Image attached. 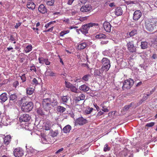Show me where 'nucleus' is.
Masks as SVG:
<instances>
[{"label": "nucleus", "mask_w": 157, "mask_h": 157, "mask_svg": "<svg viewBox=\"0 0 157 157\" xmlns=\"http://www.w3.org/2000/svg\"><path fill=\"white\" fill-rule=\"evenodd\" d=\"M134 83L133 80L130 78L125 80L123 82L122 89L123 90L130 89L133 85Z\"/></svg>", "instance_id": "5"}, {"label": "nucleus", "mask_w": 157, "mask_h": 157, "mask_svg": "<svg viewBox=\"0 0 157 157\" xmlns=\"http://www.w3.org/2000/svg\"><path fill=\"white\" fill-rule=\"evenodd\" d=\"M51 132V136L53 137L56 136L58 134V131L57 130L53 131L52 130L49 131Z\"/></svg>", "instance_id": "36"}, {"label": "nucleus", "mask_w": 157, "mask_h": 157, "mask_svg": "<svg viewBox=\"0 0 157 157\" xmlns=\"http://www.w3.org/2000/svg\"><path fill=\"white\" fill-rule=\"evenodd\" d=\"M71 129V126L70 125L68 124L63 128L62 131L63 133H67L69 132Z\"/></svg>", "instance_id": "22"}, {"label": "nucleus", "mask_w": 157, "mask_h": 157, "mask_svg": "<svg viewBox=\"0 0 157 157\" xmlns=\"http://www.w3.org/2000/svg\"><path fill=\"white\" fill-rule=\"evenodd\" d=\"M87 18V17H81L79 18V20L81 21H84L86 20Z\"/></svg>", "instance_id": "55"}, {"label": "nucleus", "mask_w": 157, "mask_h": 157, "mask_svg": "<svg viewBox=\"0 0 157 157\" xmlns=\"http://www.w3.org/2000/svg\"><path fill=\"white\" fill-rule=\"evenodd\" d=\"M17 96L16 94H11L9 96L10 100L14 102L16 101L17 100Z\"/></svg>", "instance_id": "24"}, {"label": "nucleus", "mask_w": 157, "mask_h": 157, "mask_svg": "<svg viewBox=\"0 0 157 157\" xmlns=\"http://www.w3.org/2000/svg\"><path fill=\"white\" fill-rule=\"evenodd\" d=\"M26 93L28 94H32L34 92L33 89L32 88H29L26 89Z\"/></svg>", "instance_id": "35"}, {"label": "nucleus", "mask_w": 157, "mask_h": 157, "mask_svg": "<svg viewBox=\"0 0 157 157\" xmlns=\"http://www.w3.org/2000/svg\"><path fill=\"white\" fill-rule=\"evenodd\" d=\"M29 152L33 154H35L38 153L39 151H38L34 149L32 147H30L29 149Z\"/></svg>", "instance_id": "39"}, {"label": "nucleus", "mask_w": 157, "mask_h": 157, "mask_svg": "<svg viewBox=\"0 0 157 157\" xmlns=\"http://www.w3.org/2000/svg\"><path fill=\"white\" fill-rule=\"evenodd\" d=\"M150 19L155 30L157 29V18H152Z\"/></svg>", "instance_id": "23"}, {"label": "nucleus", "mask_w": 157, "mask_h": 157, "mask_svg": "<svg viewBox=\"0 0 157 157\" xmlns=\"http://www.w3.org/2000/svg\"><path fill=\"white\" fill-rule=\"evenodd\" d=\"M123 11L121 7H118L115 10L114 13L117 16H119L121 15L122 14Z\"/></svg>", "instance_id": "21"}, {"label": "nucleus", "mask_w": 157, "mask_h": 157, "mask_svg": "<svg viewBox=\"0 0 157 157\" xmlns=\"http://www.w3.org/2000/svg\"><path fill=\"white\" fill-rule=\"evenodd\" d=\"M28 129L30 131L32 130L34 128L33 125L32 124H29L28 125Z\"/></svg>", "instance_id": "50"}, {"label": "nucleus", "mask_w": 157, "mask_h": 157, "mask_svg": "<svg viewBox=\"0 0 157 157\" xmlns=\"http://www.w3.org/2000/svg\"><path fill=\"white\" fill-rule=\"evenodd\" d=\"M32 29H33V30L35 31V32H36L37 34H39V33L38 31L39 29L38 28H35L34 27H33L32 28Z\"/></svg>", "instance_id": "60"}, {"label": "nucleus", "mask_w": 157, "mask_h": 157, "mask_svg": "<svg viewBox=\"0 0 157 157\" xmlns=\"http://www.w3.org/2000/svg\"><path fill=\"white\" fill-rule=\"evenodd\" d=\"M95 37L98 39H105L106 37V36L104 34L99 33L98 34H97Z\"/></svg>", "instance_id": "34"}, {"label": "nucleus", "mask_w": 157, "mask_h": 157, "mask_svg": "<svg viewBox=\"0 0 157 157\" xmlns=\"http://www.w3.org/2000/svg\"><path fill=\"white\" fill-rule=\"evenodd\" d=\"M27 101H26V98L25 97H23V98H22L21 100L20 101V103L21 104H23Z\"/></svg>", "instance_id": "48"}, {"label": "nucleus", "mask_w": 157, "mask_h": 157, "mask_svg": "<svg viewBox=\"0 0 157 157\" xmlns=\"http://www.w3.org/2000/svg\"><path fill=\"white\" fill-rule=\"evenodd\" d=\"M30 70L31 71H35V72H36V71L35 67L34 66H31L30 67Z\"/></svg>", "instance_id": "62"}, {"label": "nucleus", "mask_w": 157, "mask_h": 157, "mask_svg": "<svg viewBox=\"0 0 157 157\" xmlns=\"http://www.w3.org/2000/svg\"><path fill=\"white\" fill-rule=\"evenodd\" d=\"M110 149V147H108V145L107 144H106L104 148V151L105 152H106L107 151H109Z\"/></svg>", "instance_id": "45"}, {"label": "nucleus", "mask_w": 157, "mask_h": 157, "mask_svg": "<svg viewBox=\"0 0 157 157\" xmlns=\"http://www.w3.org/2000/svg\"><path fill=\"white\" fill-rule=\"evenodd\" d=\"M93 109V108L89 107L85 111V113L87 114H90L92 112Z\"/></svg>", "instance_id": "44"}, {"label": "nucleus", "mask_w": 157, "mask_h": 157, "mask_svg": "<svg viewBox=\"0 0 157 157\" xmlns=\"http://www.w3.org/2000/svg\"><path fill=\"white\" fill-rule=\"evenodd\" d=\"M103 26L105 30L107 32H110L111 26L109 22L105 21L103 24Z\"/></svg>", "instance_id": "12"}, {"label": "nucleus", "mask_w": 157, "mask_h": 157, "mask_svg": "<svg viewBox=\"0 0 157 157\" xmlns=\"http://www.w3.org/2000/svg\"><path fill=\"white\" fill-rule=\"evenodd\" d=\"M142 16V13L140 10L135 11L133 14V19L135 21H138Z\"/></svg>", "instance_id": "11"}, {"label": "nucleus", "mask_w": 157, "mask_h": 157, "mask_svg": "<svg viewBox=\"0 0 157 157\" xmlns=\"http://www.w3.org/2000/svg\"><path fill=\"white\" fill-rule=\"evenodd\" d=\"M134 104V102H132L129 105L125 106L123 108L124 111H126L128 110L130 107H131Z\"/></svg>", "instance_id": "29"}, {"label": "nucleus", "mask_w": 157, "mask_h": 157, "mask_svg": "<svg viewBox=\"0 0 157 157\" xmlns=\"http://www.w3.org/2000/svg\"><path fill=\"white\" fill-rule=\"evenodd\" d=\"M155 123L154 122H151L147 123L146 125V126L147 127H151L155 125Z\"/></svg>", "instance_id": "47"}, {"label": "nucleus", "mask_w": 157, "mask_h": 157, "mask_svg": "<svg viewBox=\"0 0 157 157\" xmlns=\"http://www.w3.org/2000/svg\"><path fill=\"white\" fill-rule=\"evenodd\" d=\"M38 114L42 117H44L45 115L44 112L41 108H39L37 110Z\"/></svg>", "instance_id": "32"}, {"label": "nucleus", "mask_w": 157, "mask_h": 157, "mask_svg": "<svg viewBox=\"0 0 157 157\" xmlns=\"http://www.w3.org/2000/svg\"><path fill=\"white\" fill-rule=\"evenodd\" d=\"M95 25H98V24L97 23H90L82 25L79 30L82 34L86 35L88 33L90 27Z\"/></svg>", "instance_id": "2"}, {"label": "nucleus", "mask_w": 157, "mask_h": 157, "mask_svg": "<svg viewBox=\"0 0 157 157\" xmlns=\"http://www.w3.org/2000/svg\"><path fill=\"white\" fill-rule=\"evenodd\" d=\"M57 99L55 98H47L43 99L42 101V106L44 109L46 111H49L52 106L55 107L58 105Z\"/></svg>", "instance_id": "1"}, {"label": "nucleus", "mask_w": 157, "mask_h": 157, "mask_svg": "<svg viewBox=\"0 0 157 157\" xmlns=\"http://www.w3.org/2000/svg\"><path fill=\"white\" fill-rule=\"evenodd\" d=\"M101 110L105 112H107L109 111L108 109L105 106L103 107Z\"/></svg>", "instance_id": "57"}, {"label": "nucleus", "mask_w": 157, "mask_h": 157, "mask_svg": "<svg viewBox=\"0 0 157 157\" xmlns=\"http://www.w3.org/2000/svg\"><path fill=\"white\" fill-rule=\"evenodd\" d=\"M70 89L72 92L75 93L77 92V89L75 86H74L73 85H72V86H71V88Z\"/></svg>", "instance_id": "43"}, {"label": "nucleus", "mask_w": 157, "mask_h": 157, "mask_svg": "<svg viewBox=\"0 0 157 157\" xmlns=\"http://www.w3.org/2000/svg\"><path fill=\"white\" fill-rule=\"evenodd\" d=\"M126 46L128 50L130 52L133 53L136 52L137 47L134 45V42L133 41L127 42Z\"/></svg>", "instance_id": "7"}, {"label": "nucleus", "mask_w": 157, "mask_h": 157, "mask_svg": "<svg viewBox=\"0 0 157 157\" xmlns=\"http://www.w3.org/2000/svg\"><path fill=\"white\" fill-rule=\"evenodd\" d=\"M78 96L81 100H83L85 98V95L83 94H80Z\"/></svg>", "instance_id": "53"}, {"label": "nucleus", "mask_w": 157, "mask_h": 157, "mask_svg": "<svg viewBox=\"0 0 157 157\" xmlns=\"http://www.w3.org/2000/svg\"><path fill=\"white\" fill-rule=\"evenodd\" d=\"M144 24V26L147 31L152 32L155 30L150 19H145Z\"/></svg>", "instance_id": "6"}, {"label": "nucleus", "mask_w": 157, "mask_h": 157, "mask_svg": "<svg viewBox=\"0 0 157 157\" xmlns=\"http://www.w3.org/2000/svg\"><path fill=\"white\" fill-rule=\"evenodd\" d=\"M33 105L31 101H27L23 103L21 107V109L24 112L30 111L33 108Z\"/></svg>", "instance_id": "3"}, {"label": "nucleus", "mask_w": 157, "mask_h": 157, "mask_svg": "<svg viewBox=\"0 0 157 157\" xmlns=\"http://www.w3.org/2000/svg\"><path fill=\"white\" fill-rule=\"evenodd\" d=\"M68 33V32H67L66 31H61L60 33V35L61 36H63L64 35Z\"/></svg>", "instance_id": "54"}, {"label": "nucleus", "mask_w": 157, "mask_h": 157, "mask_svg": "<svg viewBox=\"0 0 157 157\" xmlns=\"http://www.w3.org/2000/svg\"><path fill=\"white\" fill-rule=\"evenodd\" d=\"M19 85V83L18 81H16L13 83V86L14 87L16 88L17 86H18Z\"/></svg>", "instance_id": "56"}, {"label": "nucleus", "mask_w": 157, "mask_h": 157, "mask_svg": "<svg viewBox=\"0 0 157 157\" xmlns=\"http://www.w3.org/2000/svg\"><path fill=\"white\" fill-rule=\"evenodd\" d=\"M24 151L21 148L17 147L13 151L14 155L15 157H22L24 155Z\"/></svg>", "instance_id": "8"}, {"label": "nucleus", "mask_w": 157, "mask_h": 157, "mask_svg": "<svg viewBox=\"0 0 157 157\" xmlns=\"http://www.w3.org/2000/svg\"><path fill=\"white\" fill-rule=\"evenodd\" d=\"M88 46V44L85 42H81L78 44L77 48L78 50H81L86 48Z\"/></svg>", "instance_id": "15"}, {"label": "nucleus", "mask_w": 157, "mask_h": 157, "mask_svg": "<svg viewBox=\"0 0 157 157\" xmlns=\"http://www.w3.org/2000/svg\"><path fill=\"white\" fill-rule=\"evenodd\" d=\"M91 9V6L90 5H86L82 6L80 8V10L82 12H86L90 11Z\"/></svg>", "instance_id": "13"}, {"label": "nucleus", "mask_w": 157, "mask_h": 157, "mask_svg": "<svg viewBox=\"0 0 157 157\" xmlns=\"http://www.w3.org/2000/svg\"><path fill=\"white\" fill-rule=\"evenodd\" d=\"M43 127L44 129L45 130L50 131V129L51 128V124L48 122L44 123Z\"/></svg>", "instance_id": "25"}, {"label": "nucleus", "mask_w": 157, "mask_h": 157, "mask_svg": "<svg viewBox=\"0 0 157 157\" xmlns=\"http://www.w3.org/2000/svg\"><path fill=\"white\" fill-rule=\"evenodd\" d=\"M86 1L87 0H79L78 4L80 5L85 4L86 2Z\"/></svg>", "instance_id": "49"}, {"label": "nucleus", "mask_w": 157, "mask_h": 157, "mask_svg": "<svg viewBox=\"0 0 157 157\" xmlns=\"http://www.w3.org/2000/svg\"><path fill=\"white\" fill-rule=\"evenodd\" d=\"M21 79L22 80V82H24L26 81V77L25 74L22 75L20 77Z\"/></svg>", "instance_id": "51"}, {"label": "nucleus", "mask_w": 157, "mask_h": 157, "mask_svg": "<svg viewBox=\"0 0 157 157\" xmlns=\"http://www.w3.org/2000/svg\"><path fill=\"white\" fill-rule=\"evenodd\" d=\"M45 74L47 75L50 76H55L56 74L50 70H47L45 72Z\"/></svg>", "instance_id": "30"}, {"label": "nucleus", "mask_w": 157, "mask_h": 157, "mask_svg": "<svg viewBox=\"0 0 157 157\" xmlns=\"http://www.w3.org/2000/svg\"><path fill=\"white\" fill-rule=\"evenodd\" d=\"M90 77V74H87L85 75L82 77V79L85 81H87Z\"/></svg>", "instance_id": "42"}, {"label": "nucleus", "mask_w": 157, "mask_h": 157, "mask_svg": "<svg viewBox=\"0 0 157 157\" xmlns=\"http://www.w3.org/2000/svg\"><path fill=\"white\" fill-rule=\"evenodd\" d=\"M38 11L42 13H45L47 12V9L43 4L39 6L38 8Z\"/></svg>", "instance_id": "19"}, {"label": "nucleus", "mask_w": 157, "mask_h": 157, "mask_svg": "<svg viewBox=\"0 0 157 157\" xmlns=\"http://www.w3.org/2000/svg\"><path fill=\"white\" fill-rule=\"evenodd\" d=\"M33 47L31 45L27 46L25 48V51L26 53H28L31 51Z\"/></svg>", "instance_id": "33"}, {"label": "nucleus", "mask_w": 157, "mask_h": 157, "mask_svg": "<svg viewBox=\"0 0 157 157\" xmlns=\"http://www.w3.org/2000/svg\"><path fill=\"white\" fill-rule=\"evenodd\" d=\"M56 140L55 138H41V141L43 144H52Z\"/></svg>", "instance_id": "9"}, {"label": "nucleus", "mask_w": 157, "mask_h": 157, "mask_svg": "<svg viewBox=\"0 0 157 157\" xmlns=\"http://www.w3.org/2000/svg\"><path fill=\"white\" fill-rule=\"evenodd\" d=\"M27 6L29 9L33 10L35 9L36 5L32 1H29L27 2Z\"/></svg>", "instance_id": "17"}, {"label": "nucleus", "mask_w": 157, "mask_h": 157, "mask_svg": "<svg viewBox=\"0 0 157 157\" xmlns=\"http://www.w3.org/2000/svg\"><path fill=\"white\" fill-rule=\"evenodd\" d=\"M63 150V148L62 147L60 149H59L58 150H57L56 152V154H57L59 153H60Z\"/></svg>", "instance_id": "64"}, {"label": "nucleus", "mask_w": 157, "mask_h": 157, "mask_svg": "<svg viewBox=\"0 0 157 157\" xmlns=\"http://www.w3.org/2000/svg\"><path fill=\"white\" fill-rule=\"evenodd\" d=\"M53 28H54V27H52L48 30L44 31V32H52L53 30Z\"/></svg>", "instance_id": "59"}, {"label": "nucleus", "mask_w": 157, "mask_h": 157, "mask_svg": "<svg viewBox=\"0 0 157 157\" xmlns=\"http://www.w3.org/2000/svg\"><path fill=\"white\" fill-rule=\"evenodd\" d=\"M137 33V30L136 29H134L130 32L129 33V34L130 36L131 37L134 36L135 34H136Z\"/></svg>", "instance_id": "41"}, {"label": "nucleus", "mask_w": 157, "mask_h": 157, "mask_svg": "<svg viewBox=\"0 0 157 157\" xmlns=\"http://www.w3.org/2000/svg\"><path fill=\"white\" fill-rule=\"evenodd\" d=\"M45 2L46 4L50 6H52L53 5L55 0H45Z\"/></svg>", "instance_id": "31"}, {"label": "nucleus", "mask_w": 157, "mask_h": 157, "mask_svg": "<svg viewBox=\"0 0 157 157\" xmlns=\"http://www.w3.org/2000/svg\"><path fill=\"white\" fill-rule=\"evenodd\" d=\"M148 43L146 41H142L141 43L140 46L142 49H146L148 47Z\"/></svg>", "instance_id": "27"}, {"label": "nucleus", "mask_w": 157, "mask_h": 157, "mask_svg": "<svg viewBox=\"0 0 157 157\" xmlns=\"http://www.w3.org/2000/svg\"><path fill=\"white\" fill-rule=\"evenodd\" d=\"M9 40H11V41H15V39L13 35H12L10 36V39H9Z\"/></svg>", "instance_id": "58"}, {"label": "nucleus", "mask_w": 157, "mask_h": 157, "mask_svg": "<svg viewBox=\"0 0 157 157\" xmlns=\"http://www.w3.org/2000/svg\"><path fill=\"white\" fill-rule=\"evenodd\" d=\"M33 83L36 85L38 83V81L36 78H34L33 79Z\"/></svg>", "instance_id": "61"}, {"label": "nucleus", "mask_w": 157, "mask_h": 157, "mask_svg": "<svg viewBox=\"0 0 157 157\" xmlns=\"http://www.w3.org/2000/svg\"><path fill=\"white\" fill-rule=\"evenodd\" d=\"M65 82L66 87L69 89H70L73 85L70 82H67L66 81H65Z\"/></svg>", "instance_id": "46"}, {"label": "nucleus", "mask_w": 157, "mask_h": 157, "mask_svg": "<svg viewBox=\"0 0 157 157\" xmlns=\"http://www.w3.org/2000/svg\"><path fill=\"white\" fill-rule=\"evenodd\" d=\"M38 60L40 63H45L46 65H49L50 64V62L48 61V58H44L43 57H39Z\"/></svg>", "instance_id": "14"}, {"label": "nucleus", "mask_w": 157, "mask_h": 157, "mask_svg": "<svg viewBox=\"0 0 157 157\" xmlns=\"http://www.w3.org/2000/svg\"><path fill=\"white\" fill-rule=\"evenodd\" d=\"M102 67L101 68L106 72L109 69L110 67V60L106 58H103L101 61Z\"/></svg>", "instance_id": "4"}, {"label": "nucleus", "mask_w": 157, "mask_h": 157, "mask_svg": "<svg viewBox=\"0 0 157 157\" xmlns=\"http://www.w3.org/2000/svg\"><path fill=\"white\" fill-rule=\"evenodd\" d=\"M104 71L101 68L98 69H95L94 74L95 75L102 76V75H103L102 74Z\"/></svg>", "instance_id": "18"}, {"label": "nucleus", "mask_w": 157, "mask_h": 157, "mask_svg": "<svg viewBox=\"0 0 157 157\" xmlns=\"http://www.w3.org/2000/svg\"><path fill=\"white\" fill-rule=\"evenodd\" d=\"M0 137H11V136L10 135H8L5 136L4 135L0 134Z\"/></svg>", "instance_id": "52"}, {"label": "nucleus", "mask_w": 157, "mask_h": 157, "mask_svg": "<svg viewBox=\"0 0 157 157\" xmlns=\"http://www.w3.org/2000/svg\"><path fill=\"white\" fill-rule=\"evenodd\" d=\"M79 89L83 91L86 92L89 90V87L86 85H83L80 86Z\"/></svg>", "instance_id": "26"}, {"label": "nucleus", "mask_w": 157, "mask_h": 157, "mask_svg": "<svg viewBox=\"0 0 157 157\" xmlns=\"http://www.w3.org/2000/svg\"><path fill=\"white\" fill-rule=\"evenodd\" d=\"M11 138H4V142L5 144L8 145L11 141Z\"/></svg>", "instance_id": "40"}, {"label": "nucleus", "mask_w": 157, "mask_h": 157, "mask_svg": "<svg viewBox=\"0 0 157 157\" xmlns=\"http://www.w3.org/2000/svg\"><path fill=\"white\" fill-rule=\"evenodd\" d=\"M57 111L60 113H63L66 110V108L62 106H59L57 108Z\"/></svg>", "instance_id": "37"}, {"label": "nucleus", "mask_w": 157, "mask_h": 157, "mask_svg": "<svg viewBox=\"0 0 157 157\" xmlns=\"http://www.w3.org/2000/svg\"><path fill=\"white\" fill-rule=\"evenodd\" d=\"M30 119L31 117L29 115L27 114H23L21 115L19 118V120L21 122H28Z\"/></svg>", "instance_id": "10"}, {"label": "nucleus", "mask_w": 157, "mask_h": 157, "mask_svg": "<svg viewBox=\"0 0 157 157\" xmlns=\"http://www.w3.org/2000/svg\"><path fill=\"white\" fill-rule=\"evenodd\" d=\"M69 97L67 96H63L61 97L62 102L64 104L67 103Z\"/></svg>", "instance_id": "28"}, {"label": "nucleus", "mask_w": 157, "mask_h": 157, "mask_svg": "<svg viewBox=\"0 0 157 157\" xmlns=\"http://www.w3.org/2000/svg\"><path fill=\"white\" fill-rule=\"evenodd\" d=\"M103 54L105 56H108L109 57L112 56V55L110 52L108 50L102 52Z\"/></svg>", "instance_id": "38"}, {"label": "nucleus", "mask_w": 157, "mask_h": 157, "mask_svg": "<svg viewBox=\"0 0 157 157\" xmlns=\"http://www.w3.org/2000/svg\"><path fill=\"white\" fill-rule=\"evenodd\" d=\"M62 20L63 22H64L67 24H68L69 23V20L68 18H66L65 19Z\"/></svg>", "instance_id": "63"}, {"label": "nucleus", "mask_w": 157, "mask_h": 157, "mask_svg": "<svg viewBox=\"0 0 157 157\" xmlns=\"http://www.w3.org/2000/svg\"><path fill=\"white\" fill-rule=\"evenodd\" d=\"M7 99L8 97L6 93H3L0 95V100L2 102H4Z\"/></svg>", "instance_id": "20"}, {"label": "nucleus", "mask_w": 157, "mask_h": 157, "mask_svg": "<svg viewBox=\"0 0 157 157\" xmlns=\"http://www.w3.org/2000/svg\"><path fill=\"white\" fill-rule=\"evenodd\" d=\"M76 123L80 125H83L87 122V120L82 117L78 118L76 121Z\"/></svg>", "instance_id": "16"}]
</instances>
